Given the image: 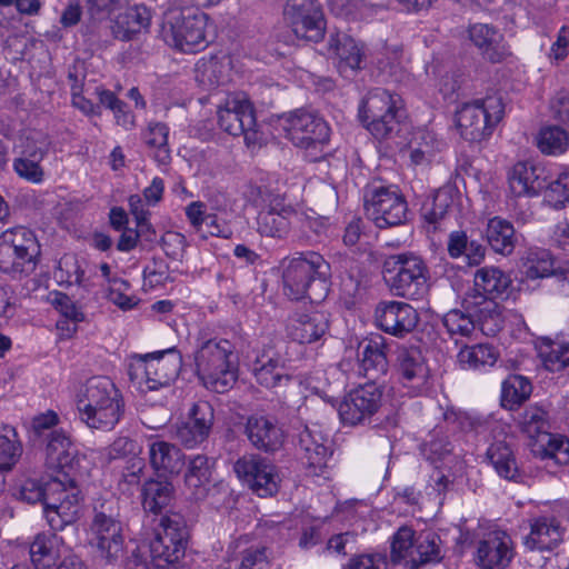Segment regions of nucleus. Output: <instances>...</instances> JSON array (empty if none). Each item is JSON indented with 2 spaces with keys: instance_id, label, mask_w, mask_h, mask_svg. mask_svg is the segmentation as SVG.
<instances>
[{
  "instance_id": "f257e3e1",
  "label": "nucleus",
  "mask_w": 569,
  "mask_h": 569,
  "mask_svg": "<svg viewBox=\"0 0 569 569\" xmlns=\"http://www.w3.org/2000/svg\"><path fill=\"white\" fill-rule=\"evenodd\" d=\"M188 529L178 513L161 518L154 538L139 546L127 561V569H178L184 557Z\"/></svg>"
},
{
  "instance_id": "f03ea898",
  "label": "nucleus",
  "mask_w": 569,
  "mask_h": 569,
  "mask_svg": "<svg viewBox=\"0 0 569 569\" xmlns=\"http://www.w3.org/2000/svg\"><path fill=\"white\" fill-rule=\"evenodd\" d=\"M79 419L88 428L110 431L120 421L124 403L116 385L104 376L92 377L81 387L76 399Z\"/></svg>"
},
{
  "instance_id": "7ed1b4c3",
  "label": "nucleus",
  "mask_w": 569,
  "mask_h": 569,
  "mask_svg": "<svg viewBox=\"0 0 569 569\" xmlns=\"http://www.w3.org/2000/svg\"><path fill=\"white\" fill-rule=\"evenodd\" d=\"M283 293L291 300L316 301L327 291L329 263L315 251L286 257L280 262Z\"/></svg>"
},
{
  "instance_id": "20e7f679",
  "label": "nucleus",
  "mask_w": 569,
  "mask_h": 569,
  "mask_svg": "<svg viewBox=\"0 0 569 569\" xmlns=\"http://www.w3.org/2000/svg\"><path fill=\"white\" fill-rule=\"evenodd\" d=\"M511 283L510 278L497 267H482L473 277V289L466 293L462 307L476 312L487 326L488 333H497L503 327V317L496 299Z\"/></svg>"
},
{
  "instance_id": "39448f33",
  "label": "nucleus",
  "mask_w": 569,
  "mask_h": 569,
  "mask_svg": "<svg viewBox=\"0 0 569 569\" xmlns=\"http://www.w3.org/2000/svg\"><path fill=\"white\" fill-rule=\"evenodd\" d=\"M196 371L207 389L223 393L238 379V356L227 339L203 341L194 355Z\"/></svg>"
},
{
  "instance_id": "423d86ee",
  "label": "nucleus",
  "mask_w": 569,
  "mask_h": 569,
  "mask_svg": "<svg viewBox=\"0 0 569 569\" xmlns=\"http://www.w3.org/2000/svg\"><path fill=\"white\" fill-rule=\"evenodd\" d=\"M208 16L192 7H170L161 19L163 41L183 53H196L208 44L206 30Z\"/></svg>"
},
{
  "instance_id": "0eeeda50",
  "label": "nucleus",
  "mask_w": 569,
  "mask_h": 569,
  "mask_svg": "<svg viewBox=\"0 0 569 569\" xmlns=\"http://www.w3.org/2000/svg\"><path fill=\"white\" fill-rule=\"evenodd\" d=\"M383 279L396 297L417 300L428 289V267L415 252H401L386 257L382 263Z\"/></svg>"
},
{
  "instance_id": "6e6552de",
  "label": "nucleus",
  "mask_w": 569,
  "mask_h": 569,
  "mask_svg": "<svg viewBox=\"0 0 569 569\" xmlns=\"http://www.w3.org/2000/svg\"><path fill=\"white\" fill-rule=\"evenodd\" d=\"M505 114L503 99L499 93L466 102L456 111V124L463 139L479 142L488 139Z\"/></svg>"
},
{
  "instance_id": "1a4fd4ad",
  "label": "nucleus",
  "mask_w": 569,
  "mask_h": 569,
  "mask_svg": "<svg viewBox=\"0 0 569 569\" xmlns=\"http://www.w3.org/2000/svg\"><path fill=\"white\" fill-rule=\"evenodd\" d=\"M182 368L181 353L169 348L146 355H134L128 373L132 381L144 385L148 390H158L170 386Z\"/></svg>"
},
{
  "instance_id": "9d476101",
  "label": "nucleus",
  "mask_w": 569,
  "mask_h": 569,
  "mask_svg": "<svg viewBox=\"0 0 569 569\" xmlns=\"http://www.w3.org/2000/svg\"><path fill=\"white\" fill-rule=\"evenodd\" d=\"M80 511V490L73 475L62 472L47 481L44 513L52 530H62L77 521Z\"/></svg>"
},
{
  "instance_id": "9b49d317",
  "label": "nucleus",
  "mask_w": 569,
  "mask_h": 569,
  "mask_svg": "<svg viewBox=\"0 0 569 569\" xmlns=\"http://www.w3.org/2000/svg\"><path fill=\"white\" fill-rule=\"evenodd\" d=\"M283 129L288 139L306 150L310 161H318L330 139V128L317 112L298 109L283 118Z\"/></svg>"
},
{
  "instance_id": "f8f14e48",
  "label": "nucleus",
  "mask_w": 569,
  "mask_h": 569,
  "mask_svg": "<svg viewBox=\"0 0 569 569\" xmlns=\"http://www.w3.org/2000/svg\"><path fill=\"white\" fill-rule=\"evenodd\" d=\"M40 246L34 233L16 227L0 236V269L7 273L29 274L37 266Z\"/></svg>"
},
{
  "instance_id": "ddd939ff",
  "label": "nucleus",
  "mask_w": 569,
  "mask_h": 569,
  "mask_svg": "<svg viewBox=\"0 0 569 569\" xmlns=\"http://www.w3.org/2000/svg\"><path fill=\"white\" fill-rule=\"evenodd\" d=\"M88 535L89 543L107 561L117 560L122 555V525L112 502L107 501L94 507Z\"/></svg>"
},
{
  "instance_id": "4468645a",
  "label": "nucleus",
  "mask_w": 569,
  "mask_h": 569,
  "mask_svg": "<svg viewBox=\"0 0 569 569\" xmlns=\"http://www.w3.org/2000/svg\"><path fill=\"white\" fill-rule=\"evenodd\" d=\"M400 98L386 89L370 90L359 107V118L378 139L386 138L398 123Z\"/></svg>"
},
{
  "instance_id": "2eb2a0df",
  "label": "nucleus",
  "mask_w": 569,
  "mask_h": 569,
  "mask_svg": "<svg viewBox=\"0 0 569 569\" xmlns=\"http://www.w3.org/2000/svg\"><path fill=\"white\" fill-rule=\"evenodd\" d=\"M365 208L378 228L399 226L407 220V201L397 187H370L365 196Z\"/></svg>"
},
{
  "instance_id": "dca6fc26",
  "label": "nucleus",
  "mask_w": 569,
  "mask_h": 569,
  "mask_svg": "<svg viewBox=\"0 0 569 569\" xmlns=\"http://www.w3.org/2000/svg\"><path fill=\"white\" fill-rule=\"evenodd\" d=\"M283 19L301 40L319 42L326 33V20L318 0H287Z\"/></svg>"
},
{
  "instance_id": "f3484780",
  "label": "nucleus",
  "mask_w": 569,
  "mask_h": 569,
  "mask_svg": "<svg viewBox=\"0 0 569 569\" xmlns=\"http://www.w3.org/2000/svg\"><path fill=\"white\" fill-rule=\"evenodd\" d=\"M297 452L308 475L320 476L332 453L331 441L319 426H306L298 435Z\"/></svg>"
},
{
  "instance_id": "a211bd4d",
  "label": "nucleus",
  "mask_w": 569,
  "mask_h": 569,
  "mask_svg": "<svg viewBox=\"0 0 569 569\" xmlns=\"http://www.w3.org/2000/svg\"><path fill=\"white\" fill-rule=\"evenodd\" d=\"M382 391L368 382L350 391L340 402L338 412L343 423L356 426L369 420L380 408Z\"/></svg>"
},
{
  "instance_id": "6ab92c4d",
  "label": "nucleus",
  "mask_w": 569,
  "mask_h": 569,
  "mask_svg": "<svg viewBox=\"0 0 569 569\" xmlns=\"http://www.w3.org/2000/svg\"><path fill=\"white\" fill-rule=\"evenodd\" d=\"M218 123L220 128L231 136H244L248 143L251 142V133L256 126L254 112L251 103L244 97L232 96L226 104L218 110Z\"/></svg>"
},
{
  "instance_id": "aec40b11",
  "label": "nucleus",
  "mask_w": 569,
  "mask_h": 569,
  "mask_svg": "<svg viewBox=\"0 0 569 569\" xmlns=\"http://www.w3.org/2000/svg\"><path fill=\"white\" fill-rule=\"evenodd\" d=\"M513 555L511 537L505 531L495 530L478 542L476 560L482 569H505Z\"/></svg>"
},
{
  "instance_id": "412c9836",
  "label": "nucleus",
  "mask_w": 569,
  "mask_h": 569,
  "mask_svg": "<svg viewBox=\"0 0 569 569\" xmlns=\"http://www.w3.org/2000/svg\"><path fill=\"white\" fill-rule=\"evenodd\" d=\"M243 432L251 446L263 452L278 451L286 437L276 418L259 413L247 418Z\"/></svg>"
},
{
  "instance_id": "4be33fe9",
  "label": "nucleus",
  "mask_w": 569,
  "mask_h": 569,
  "mask_svg": "<svg viewBox=\"0 0 569 569\" xmlns=\"http://www.w3.org/2000/svg\"><path fill=\"white\" fill-rule=\"evenodd\" d=\"M418 320L419 317L416 309L406 302H380L376 308L378 327L396 337H403L411 332L416 328Z\"/></svg>"
},
{
  "instance_id": "5701e85b",
  "label": "nucleus",
  "mask_w": 569,
  "mask_h": 569,
  "mask_svg": "<svg viewBox=\"0 0 569 569\" xmlns=\"http://www.w3.org/2000/svg\"><path fill=\"white\" fill-rule=\"evenodd\" d=\"M44 453L47 467L57 470L58 475L62 472L72 475L81 459L70 436L61 429L52 430L47 436Z\"/></svg>"
},
{
  "instance_id": "b1692460",
  "label": "nucleus",
  "mask_w": 569,
  "mask_h": 569,
  "mask_svg": "<svg viewBox=\"0 0 569 569\" xmlns=\"http://www.w3.org/2000/svg\"><path fill=\"white\" fill-rule=\"evenodd\" d=\"M297 217L296 209L280 197L273 198L268 207L257 217V231L274 239H284L291 229L292 220Z\"/></svg>"
},
{
  "instance_id": "393cba45",
  "label": "nucleus",
  "mask_w": 569,
  "mask_h": 569,
  "mask_svg": "<svg viewBox=\"0 0 569 569\" xmlns=\"http://www.w3.org/2000/svg\"><path fill=\"white\" fill-rule=\"evenodd\" d=\"M213 409L207 401H199L192 406L189 420L177 427L176 437L188 448L202 443L210 435L213 426Z\"/></svg>"
},
{
  "instance_id": "a878e982",
  "label": "nucleus",
  "mask_w": 569,
  "mask_h": 569,
  "mask_svg": "<svg viewBox=\"0 0 569 569\" xmlns=\"http://www.w3.org/2000/svg\"><path fill=\"white\" fill-rule=\"evenodd\" d=\"M509 188L516 197L538 194L548 188L546 168L529 161L516 163L509 173Z\"/></svg>"
},
{
  "instance_id": "bb28decb",
  "label": "nucleus",
  "mask_w": 569,
  "mask_h": 569,
  "mask_svg": "<svg viewBox=\"0 0 569 569\" xmlns=\"http://www.w3.org/2000/svg\"><path fill=\"white\" fill-rule=\"evenodd\" d=\"M329 330V317L325 311L310 310L295 313L287 326L289 337L299 343L320 340Z\"/></svg>"
},
{
  "instance_id": "cd10ccee",
  "label": "nucleus",
  "mask_w": 569,
  "mask_h": 569,
  "mask_svg": "<svg viewBox=\"0 0 569 569\" xmlns=\"http://www.w3.org/2000/svg\"><path fill=\"white\" fill-rule=\"evenodd\" d=\"M257 382L272 389L287 385L290 376L286 372L284 360L273 348H264L256 358L252 367Z\"/></svg>"
},
{
  "instance_id": "c85d7f7f",
  "label": "nucleus",
  "mask_w": 569,
  "mask_h": 569,
  "mask_svg": "<svg viewBox=\"0 0 569 569\" xmlns=\"http://www.w3.org/2000/svg\"><path fill=\"white\" fill-rule=\"evenodd\" d=\"M397 362L402 383L413 389L415 393L419 392L429 373L421 351L416 347H402L398 350Z\"/></svg>"
},
{
  "instance_id": "c756f323",
  "label": "nucleus",
  "mask_w": 569,
  "mask_h": 569,
  "mask_svg": "<svg viewBox=\"0 0 569 569\" xmlns=\"http://www.w3.org/2000/svg\"><path fill=\"white\" fill-rule=\"evenodd\" d=\"M328 52L338 61V69L343 74L362 69V49L355 39L346 33L337 32L330 34Z\"/></svg>"
},
{
  "instance_id": "7c9ffc66",
  "label": "nucleus",
  "mask_w": 569,
  "mask_h": 569,
  "mask_svg": "<svg viewBox=\"0 0 569 569\" xmlns=\"http://www.w3.org/2000/svg\"><path fill=\"white\" fill-rule=\"evenodd\" d=\"M62 538L53 532L38 533L30 545L29 553L36 569H53L61 557Z\"/></svg>"
},
{
  "instance_id": "2f4dec72",
  "label": "nucleus",
  "mask_w": 569,
  "mask_h": 569,
  "mask_svg": "<svg viewBox=\"0 0 569 569\" xmlns=\"http://www.w3.org/2000/svg\"><path fill=\"white\" fill-rule=\"evenodd\" d=\"M469 37L482 54L492 62H499L509 54L502 34L488 24H473L469 29Z\"/></svg>"
},
{
  "instance_id": "473e14b6",
  "label": "nucleus",
  "mask_w": 569,
  "mask_h": 569,
  "mask_svg": "<svg viewBox=\"0 0 569 569\" xmlns=\"http://www.w3.org/2000/svg\"><path fill=\"white\" fill-rule=\"evenodd\" d=\"M151 13L146 6H131L120 12L112 24L114 38L129 41L150 24Z\"/></svg>"
},
{
  "instance_id": "72a5a7b5",
  "label": "nucleus",
  "mask_w": 569,
  "mask_h": 569,
  "mask_svg": "<svg viewBox=\"0 0 569 569\" xmlns=\"http://www.w3.org/2000/svg\"><path fill=\"white\" fill-rule=\"evenodd\" d=\"M47 152L44 143L41 146H27L21 156L13 160L14 172L23 180L31 183H40L44 171L40 162Z\"/></svg>"
},
{
  "instance_id": "f704fd0d",
  "label": "nucleus",
  "mask_w": 569,
  "mask_h": 569,
  "mask_svg": "<svg viewBox=\"0 0 569 569\" xmlns=\"http://www.w3.org/2000/svg\"><path fill=\"white\" fill-rule=\"evenodd\" d=\"M149 458L151 466L163 473H179L184 466L181 450L166 441L152 442L149 447Z\"/></svg>"
},
{
  "instance_id": "c9c22d12",
  "label": "nucleus",
  "mask_w": 569,
  "mask_h": 569,
  "mask_svg": "<svg viewBox=\"0 0 569 569\" xmlns=\"http://www.w3.org/2000/svg\"><path fill=\"white\" fill-rule=\"evenodd\" d=\"M560 527L555 519L539 518L531 523V531L525 545L533 550H550L561 541Z\"/></svg>"
},
{
  "instance_id": "e433bc0d",
  "label": "nucleus",
  "mask_w": 569,
  "mask_h": 569,
  "mask_svg": "<svg viewBox=\"0 0 569 569\" xmlns=\"http://www.w3.org/2000/svg\"><path fill=\"white\" fill-rule=\"evenodd\" d=\"M388 370V360L382 338L370 340L363 348L360 358V372L373 382Z\"/></svg>"
},
{
  "instance_id": "4c0bfd02",
  "label": "nucleus",
  "mask_w": 569,
  "mask_h": 569,
  "mask_svg": "<svg viewBox=\"0 0 569 569\" xmlns=\"http://www.w3.org/2000/svg\"><path fill=\"white\" fill-rule=\"evenodd\" d=\"M486 237L490 247L500 254H510L516 247V231L512 223L500 217L488 221Z\"/></svg>"
},
{
  "instance_id": "58836bf2",
  "label": "nucleus",
  "mask_w": 569,
  "mask_h": 569,
  "mask_svg": "<svg viewBox=\"0 0 569 569\" xmlns=\"http://www.w3.org/2000/svg\"><path fill=\"white\" fill-rule=\"evenodd\" d=\"M196 80L203 87H218L230 80V61L211 57L201 59L196 66Z\"/></svg>"
},
{
  "instance_id": "ea45409f",
  "label": "nucleus",
  "mask_w": 569,
  "mask_h": 569,
  "mask_svg": "<svg viewBox=\"0 0 569 569\" xmlns=\"http://www.w3.org/2000/svg\"><path fill=\"white\" fill-rule=\"evenodd\" d=\"M142 140L159 163L170 160L169 128L164 122L151 120L141 132Z\"/></svg>"
},
{
  "instance_id": "a19ab883",
  "label": "nucleus",
  "mask_w": 569,
  "mask_h": 569,
  "mask_svg": "<svg viewBox=\"0 0 569 569\" xmlns=\"http://www.w3.org/2000/svg\"><path fill=\"white\" fill-rule=\"evenodd\" d=\"M442 323L451 336L469 337L477 326H479L486 336L496 335L488 333L486 329L487 325L471 310L465 309V311H461L459 309H452L443 316Z\"/></svg>"
},
{
  "instance_id": "79ce46f5",
  "label": "nucleus",
  "mask_w": 569,
  "mask_h": 569,
  "mask_svg": "<svg viewBox=\"0 0 569 569\" xmlns=\"http://www.w3.org/2000/svg\"><path fill=\"white\" fill-rule=\"evenodd\" d=\"M210 479L209 459L201 455L193 457L189 462L184 481L194 499L199 500L206 497Z\"/></svg>"
},
{
  "instance_id": "37998d69",
  "label": "nucleus",
  "mask_w": 569,
  "mask_h": 569,
  "mask_svg": "<svg viewBox=\"0 0 569 569\" xmlns=\"http://www.w3.org/2000/svg\"><path fill=\"white\" fill-rule=\"evenodd\" d=\"M173 487L167 480H149L142 488V506L146 511L158 513L172 498Z\"/></svg>"
},
{
  "instance_id": "c03bdc74",
  "label": "nucleus",
  "mask_w": 569,
  "mask_h": 569,
  "mask_svg": "<svg viewBox=\"0 0 569 569\" xmlns=\"http://www.w3.org/2000/svg\"><path fill=\"white\" fill-rule=\"evenodd\" d=\"M22 455V445L16 429L0 425V471H10Z\"/></svg>"
},
{
  "instance_id": "a18cd8bd",
  "label": "nucleus",
  "mask_w": 569,
  "mask_h": 569,
  "mask_svg": "<svg viewBox=\"0 0 569 569\" xmlns=\"http://www.w3.org/2000/svg\"><path fill=\"white\" fill-rule=\"evenodd\" d=\"M522 266L526 277L538 279L549 277L555 273V260L546 249L532 247L529 248L523 258Z\"/></svg>"
},
{
  "instance_id": "49530a36",
  "label": "nucleus",
  "mask_w": 569,
  "mask_h": 569,
  "mask_svg": "<svg viewBox=\"0 0 569 569\" xmlns=\"http://www.w3.org/2000/svg\"><path fill=\"white\" fill-rule=\"evenodd\" d=\"M499 358V352L488 343L466 346L458 353V361L462 368L478 369L485 366H493Z\"/></svg>"
},
{
  "instance_id": "de8ad7c7",
  "label": "nucleus",
  "mask_w": 569,
  "mask_h": 569,
  "mask_svg": "<svg viewBox=\"0 0 569 569\" xmlns=\"http://www.w3.org/2000/svg\"><path fill=\"white\" fill-rule=\"evenodd\" d=\"M533 452L553 459L559 465L569 463V439L560 435L545 433L533 443Z\"/></svg>"
},
{
  "instance_id": "09e8293b",
  "label": "nucleus",
  "mask_w": 569,
  "mask_h": 569,
  "mask_svg": "<svg viewBox=\"0 0 569 569\" xmlns=\"http://www.w3.org/2000/svg\"><path fill=\"white\" fill-rule=\"evenodd\" d=\"M487 456L497 472L508 479L516 480L519 472L511 448L503 441L492 443Z\"/></svg>"
},
{
  "instance_id": "8fccbe9b",
  "label": "nucleus",
  "mask_w": 569,
  "mask_h": 569,
  "mask_svg": "<svg viewBox=\"0 0 569 569\" xmlns=\"http://www.w3.org/2000/svg\"><path fill=\"white\" fill-rule=\"evenodd\" d=\"M375 64L380 73L399 80L402 74V48L398 44H386L375 54Z\"/></svg>"
},
{
  "instance_id": "3c124183",
  "label": "nucleus",
  "mask_w": 569,
  "mask_h": 569,
  "mask_svg": "<svg viewBox=\"0 0 569 569\" xmlns=\"http://www.w3.org/2000/svg\"><path fill=\"white\" fill-rule=\"evenodd\" d=\"M531 390V383L527 378L517 375L510 376L502 383V406L509 409L520 406L529 398Z\"/></svg>"
},
{
  "instance_id": "603ef678",
  "label": "nucleus",
  "mask_w": 569,
  "mask_h": 569,
  "mask_svg": "<svg viewBox=\"0 0 569 569\" xmlns=\"http://www.w3.org/2000/svg\"><path fill=\"white\" fill-rule=\"evenodd\" d=\"M537 146L545 154H561L569 146V136L566 130L558 126H548L539 131Z\"/></svg>"
},
{
  "instance_id": "864d4df0",
  "label": "nucleus",
  "mask_w": 569,
  "mask_h": 569,
  "mask_svg": "<svg viewBox=\"0 0 569 569\" xmlns=\"http://www.w3.org/2000/svg\"><path fill=\"white\" fill-rule=\"evenodd\" d=\"M416 552L418 558L411 557L406 561L405 569H417L419 566L441 560L439 537L433 532L421 535L417 540Z\"/></svg>"
},
{
  "instance_id": "5fc2aeb1",
  "label": "nucleus",
  "mask_w": 569,
  "mask_h": 569,
  "mask_svg": "<svg viewBox=\"0 0 569 569\" xmlns=\"http://www.w3.org/2000/svg\"><path fill=\"white\" fill-rule=\"evenodd\" d=\"M415 531L407 526L400 527L392 537L391 541V561L399 569H405L406 561L412 557Z\"/></svg>"
},
{
  "instance_id": "6e6d98bb",
  "label": "nucleus",
  "mask_w": 569,
  "mask_h": 569,
  "mask_svg": "<svg viewBox=\"0 0 569 569\" xmlns=\"http://www.w3.org/2000/svg\"><path fill=\"white\" fill-rule=\"evenodd\" d=\"M521 423L522 430L530 438H536V440H541L545 433H549V416L541 407H529L523 413Z\"/></svg>"
},
{
  "instance_id": "4d7b16f0",
  "label": "nucleus",
  "mask_w": 569,
  "mask_h": 569,
  "mask_svg": "<svg viewBox=\"0 0 569 569\" xmlns=\"http://www.w3.org/2000/svg\"><path fill=\"white\" fill-rule=\"evenodd\" d=\"M107 299L122 310H130L139 302V299L131 292L130 283L120 278L109 280Z\"/></svg>"
},
{
  "instance_id": "13d9d810",
  "label": "nucleus",
  "mask_w": 569,
  "mask_h": 569,
  "mask_svg": "<svg viewBox=\"0 0 569 569\" xmlns=\"http://www.w3.org/2000/svg\"><path fill=\"white\" fill-rule=\"evenodd\" d=\"M270 465L258 455H246L236 461L233 469L237 476L250 486L262 473L261 469Z\"/></svg>"
},
{
  "instance_id": "bf43d9fd",
  "label": "nucleus",
  "mask_w": 569,
  "mask_h": 569,
  "mask_svg": "<svg viewBox=\"0 0 569 569\" xmlns=\"http://www.w3.org/2000/svg\"><path fill=\"white\" fill-rule=\"evenodd\" d=\"M540 356L547 370L561 371L569 367V343L551 342L548 350H541Z\"/></svg>"
},
{
  "instance_id": "052dcab7",
  "label": "nucleus",
  "mask_w": 569,
  "mask_h": 569,
  "mask_svg": "<svg viewBox=\"0 0 569 569\" xmlns=\"http://www.w3.org/2000/svg\"><path fill=\"white\" fill-rule=\"evenodd\" d=\"M261 472L262 473L258 476L257 480L249 486L253 492L259 497H269L278 492L279 477L276 471V467L270 465L269 467L261 469Z\"/></svg>"
},
{
  "instance_id": "680f3d73",
  "label": "nucleus",
  "mask_w": 569,
  "mask_h": 569,
  "mask_svg": "<svg viewBox=\"0 0 569 569\" xmlns=\"http://www.w3.org/2000/svg\"><path fill=\"white\" fill-rule=\"evenodd\" d=\"M451 202L452 200L448 190H438L433 196L431 206H423L425 220L429 223H437L446 216Z\"/></svg>"
},
{
  "instance_id": "e2e57ef3",
  "label": "nucleus",
  "mask_w": 569,
  "mask_h": 569,
  "mask_svg": "<svg viewBox=\"0 0 569 569\" xmlns=\"http://www.w3.org/2000/svg\"><path fill=\"white\" fill-rule=\"evenodd\" d=\"M51 303L58 309L66 320H71L72 322L83 321V312L67 295L62 292H54L51 298Z\"/></svg>"
},
{
  "instance_id": "0e129e2a",
  "label": "nucleus",
  "mask_w": 569,
  "mask_h": 569,
  "mask_svg": "<svg viewBox=\"0 0 569 569\" xmlns=\"http://www.w3.org/2000/svg\"><path fill=\"white\" fill-rule=\"evenodd\" d=\"M450 442L445 438H436L425 443L421 448L422 455L431 462L445 461L451 455Z\"/></svg>"
},
{
  "instance_id": "69168bd1",
  "label": "nucleus",
  "mask_w": 569,
  "mask_h": 569,
  "mask_svg": "<svg viewBox=\"0 0 569 569\" xmlns=\"http://www.w3.org/2000/svg\"><path fill=\"white\" fill-rule=\"evenodd\" d=\"M264 547H251L243 551L239 569H269L270 563Z\"/></svg>"
},
{
  "instance_id": "338daca9",
  "label": "nucleus",
  "mask_w": 569,
  "mask_h": 569,
  "mask_svg": "<svg viewBox=\"0 0 569 569\" xmlns=\"http://www.w3.org/2000/svg\"><path fill=\"white\" fill-rule=\"evenodd\" d=\"M547 197L555 203H563L569 200V168L562 171L557 180L548 183Z\"/></svg>"
},
{
  "instance_id": "774afa93",
  "label": "nucleus",
  "mask_w": 569,
  "mask_h": 569,
  "mask_svg": "<svg viewBox=\"0 0 569 569\" xmlns=\"http://www.w3.org/2000/svg\"><path fill=\"white\" fill-rule=\"evenodd\" d=\"M347 569H387V558L381 553H367L350 559Z\"/></svg>"
}]
</instances>
